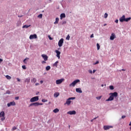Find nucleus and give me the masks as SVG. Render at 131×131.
Here are the masks:
<instances>
[{
	"instance_id": "473e14b6",
	"label": "nucleus",
	"mask_w": 131,
	"mask_h": 131,
	"mask_svg": "<svg viewBox=\"0 0 131 131\" xmlns=\"http://www.w3.org/2000/svg\"><path fill=\"white\" fill-rule=\"evenodd\" d=\"M38 18H42V14H40L39 15H38Z\"/></svg>"
},
{
	"instance_id": "09e8293b",
	"label": "nucleus",
	"mask_w": 131,
	"mask_h": 131,
	"mask_svg": "<svg viewBox=\"0 0 131 131\" xmlns=\"http://www.w3.org/2000/svg\"><path fill=\"white\" fill-rule=\"evenodd\" d=\"M31 106H34V103H31L30 104V107H31Z\"/></svg>"
},
{
	"instance_id": "69168bd1",
	"label": "nucleus",
	"mask_w": 131,
	"mask_h": 131,
	"mask_svg": "<svg viewBox=\"0 0 131 131\" xmlns=\"http://www.w3.org/2000/svg\"><path fill=\"white\" fill-rule=\"evenodd\" d=\"M17 26H19V25H18V24H17Z\"/></svg>"
},
{
	"instance_id": "de8ad7c7",
	"label": "nucleus",
	"mask_w": 131,
	"mask_h": 131,
	"mask_svg": "<svg viewBox=\"0 0 131 131\" xmlns=\"http://www.w3.org/2000/svg\"><path fill=\"white\" fill-rule=\"evenodd\" d=\"M115 22V23H118V19H116Z\"/></svg>"
},
{
	"instance_id": "680f3d73",
	"label": "nucleus",
	"mask_w": 131,
	"mask_h": 131,
	"mask_svg": "<svg viewBox=\"0 0 131 131\" xmlns=\"http://www.w3.org/2000/svg\"><path fill=\"white\" fill-rule=\"evenodd\" d=\"M106 25H107V24H104L103 25V26H106Z\"/></svg>"
},
{
	"instance_id": "79ce46f5",
	"label": "nucleus",
	"mask_w": 131,
	"mask_h": 131,
	"mask_svg": "<svg viewBox=\"0 0 131 131\" xmlns=\"http://www.w3.org/2000/svg\"><path fill=\"white\" fill-rule=\"evenodd\" d=\"M126 116L123 115V116H122V119H124V118H125Z\"/></svg>"
},
{
	"instance_id": "f3484780",
	"label": "nucleus",
	"mask_w": 131,
	"mask_h": 131,
	"mask_svg": "<svg viewBox=\"0 0 131 131\" xmlns=\"http://www.w3.org/2000/svg\"><path fill=\"white\" fill-rule=\"evenodd\" d=\"M66 17V15H65V13H61L60 14V20H62L63 18H65Z\"/></svg>"
},
{
	"instance_id": "72a5a7b5",
	"label": "nucleus",
	"mask_w": 131,
	"mask_h": 131,
	"mask_svg": "<svg viewBox=\"0 0 131 131\" xmlns=\"http://www.w3.org/2000/svg\"><path fill=\"white\" fill-rule=\"evenodd\" d=\"M101 98H102V96H98L96 97V99L97 100H101Z\"/></svg>"
},
{
	"instance_id": "f704fd0d",
	"label": "nucleus",
	"mask_w": 131,
	"mask_h": 131,
	"mask_svg": "<svg viewBox=\"0 0 131 131\" xmlns=\"http://www.w3.org/2000/svg\"><path fill=\"white\" fill-rule=\"evenodd\" d=\"M107 17H108V14L105 13L104 14V18H107Z\"/></svg>"
},
{
	"instance_id": "49530a36",
	"label": "nucleus",
	"mask_w": 131,
	"mask_h": 131,
	"mask_svg": "<svg viewBox=\"0 0 131 131\" xmlns=\"http://www.w3.org/2000/svg\"><path fill=\"white\" fill-rule=\"evenodd\" d=\"M15 100H19V97H16L15 98Z\"/></svg>"
},
{
	"instance_id": "2f4dec72",
	"label": "nucleus",
	"mask_w": 131,
	"mask_h": 131,
	"mask_svg": "<svg viewBox=\"0 0 131 131\" xmlns=\"http://www.w3.org/2000/svg\"><path fill=\"white\" fill-rule=\"evenodd\" d=\"M12 129V130H16V129H17V127L16 126H13Z\"/></svg>"
},
{
	"instance_id": "8fccbe9b",
	"label": "nucleus",
	"mask_w": 131,
	"mask_h": 131,
	"mask_svg": "<svg viewBox=\"0 0 131 131\" xmlns=\"http://www.w3.org/2000/svg\"><path fill=\"white\" fill-rule=\"evenodd\" d=\"M40 82L41 84H42V83H43V81L41 80V81H40Z\"/></svg>"
},
{
	"instance_id": "f257e3e1",
	"label": "nucleus",
	"mask_w": 131,
	"mask_h": 131,
	"mask_svg": "<svg viewBox=\"0 0 131 131\" xmlns=\"http://www.w3.org/2000/svg\"><path fill=\"white\" fill-rule=\"evenodd\" d=\"M109 95L110 96L107 99L105 100L106 102H109L110 101H113V100H114V97L115 98H116V97H118V93L117 92L111 93Z\"/></svg>"
},
{
	"instance_id": "bb28decb",
	"label": "nucleus",
	"mask_w": 131,
	"mask_h": 131,
	"mask_svg": "<svg viewBox=\"0 0 131 131\" xmlns=\"http://www.w3.org/2000/svg\"><path fill=\"white\" fill-rule=\"evenodd\" d=\"M28 27H30V25H24L23 26V28H28Z\"/></svg>"
},
{
	"instance_id": "c9c22d12",
	"label": "nucleus",
	"mask_w": 131,
	"mask_h": 131,
	"mask_svg": "<svg viewBox=\"0 0 131 131\" xmlns=\"http://www.w3.org/2000/svg\"><path fill=\"white\" fill-rule=\"evenodd\" d=\"M6 94H8V95H10V94H11V92L8 90V91H7L6 92Z\"/></svg>"
},
{
	"instance_id": "a18cd8bd",
	"label": "nucleus",
	"mask_w": 131,
	"mask_h": 131,
	"mask_svg": "<svg viewBox=\"0 0 131 131\" xmlns=\"http://www.w3.org/2000/svg\"><path fill=\"white\" fill-rule=\"evenodd\" d=\"M91 38H93V37H94V34H92L91 36H90Z\"/></svg>"
},
{
	"instance_id": "ea45409f",
	"label": "nucleus",
	"mask_w": 131,
	"mask_h": 131,
	"mask_svg": "<svg viewBox=\"0 0 131 131\" xmlns=\"http://www.w3.org/2000/svg\"><path fill=\"white\" fill-rule=\"evenodd\" d=\"M16 79H17V81H18V82L21 81V79H19V78H17Z\"/></svg>"
},
{
	"instance_id": "5fc2aeb1",
	"label": "nucleus",
	"mask_w": 131,
	"mask_h": 131,
	"mask_svg": "<svg viewBox=\"0 0 131 131\" xmlns=\"http://www.w3.org/2000/svg\"><path fill=\"white\" fill-rule=\"evenodd\" d=\"M98 117H95V118H94L93 119V120H96V118H98Z\"/></svg>"
},
{
	"instance_id": "dca6fc26",
	"label": "nucleus",
	"mask_w": 131,
	"mask_h": 131,
	"mask_svg": "<svg viewBox=\"0 0 131 131\" xmlns=\"http://www.w3.org/2000/svg\"><path fill=\"white\" fill-rule=\"evenodd\" d=\"M76 92L77 93H79L80 94H81V93H82V91L81 90V89H80V88H76Z\"/></svg>"
},
{
	"instance_id": "20e7f679",
	"label": "nucleus",
	"mask_w": 131,
	"mask_h": 131,
	"mask_svg": "<svg viewBox=\"0 0 131 131\" xmlns=\"http://www.w3.org/2000/svg\"><path fill=\"white\" fill-rule=\"evenodd\" d=\"M0 117H2L1 118L2 121H4L6 119V117H5V112L2 111L0 113Z\"/></svg>"
},
{
	"instance_id": "9d476101",
	"label": "nucleus",
	"mask_w": 131,
	"mask_h": 131,
	"mask_svg": "<svg viewBox=\"0 0 131 131\" xmlns=\"http://www.w3.org/2000/svg\"><path fill=\"white\" fill-rule=\"evenodd\" d=\"M30 39H34L37 38V35L36 34L31 35L29 37Z\"/></svg>"
},
{
	"instance_id": "e433bc0d",
	"label": "nucleus",
	"mask_w": 131,
	"mask_h": 131,
	"mask_svg": "<svg viewBox=\"0 0 131 131\" xmlns=\"http://www.w3.org/2000/svg\"><path fill=\"white\" fill-rule=\"evenodd\" d=\"M22 68H23V69H26V66H22Z\"/></svg>"
},
{
	"instance_id": "2eb2a0df",
	"label": "nucleus",
	"mask_w": 131,
	"mask_h": 131,
	"mask_svg": "<svg viewBox=\"0 0 131 131\" xmlns=\"http://www.w3.org/2000/svg\"><path fill=\"white\" fill-rule=\"evenodd\" d=\"M115 38V34L112 33L110 37V39H111V40H114Z\"/></svg>"
},
{
	"instance_id": "6ab92c4d",
	"label": "nucleus",
	"mask_w": 131,
	"mask_h": 131,
	"mask_svg": "<svg viewBox=\"0 0 131 131\" xmlns=\"http://www.w3.org/2000/svg\"><path fill=\"white\" fill-rule=\"evenodd\" d=\"M25 82H27V83H29L30 82V78L28 77L26 78L25 80Z\"/></svg>"
},
{
	"instance_id": "6e6d98bb",
	"label": "nucleus",
	"mask_w": 131,
	"mask_h": 131,
	"mask_svg": "<svg viewBox=\"0 0 131 131\" xmlns=\"http://www.w3.org/2000/svg\"><path fill=\"white\" fill-rule=\"evenodd\" d=\"M17 23H18V24H19V25H21V22L18 21Z\"/></svg>"
},
{
	"instance_id": "b1692460",
	"label": "nucleus",
	"mask_w": 131,
	"mask_h": 131,
	"mask_svg": "<svg viewBox=\"0 0 131 131\" xmlns=\"http://www.w3.org/2000/svg\"><path fill=\"white\" fill-rule=\"evenodd\" d=\"M58 22H59V18L57 17L56 18V20L54 22V24H58Z\"/></svg>"
},
{
	"instance_id": "4468645a",
	"label": "nucleus",
	"mask_w": 131,
	"mask_h": 131,
	"mask_svg": "<svg viewBox=\"0 0 131 131\" xmlns=\"http://www.w3.org/2000/svg\"><path fill=\"white\" fill-rule=\"evenodd\" d=\"M125 20V15H123L121 18L119 19L120 22H124Z\"/></svg>"
},
{
	"instance_id": "cd10ccee",
	"label": "nucleus",
	"mask_w": 131,
	"mask_h": 131,
	"mask_svg": "<svg viewBox=\"0 0 131 131\" xmlns=\"http://www.w3.org/2000/svg\"><path fill=\"white\" fill-rule=\"evenodd\" d=\"M110 90H111V91H113V90H114V86L113 85H110Z\"/></svg>"
},
{
	"instance_id": "ddd939ff",
	"label": "nucleus",
	"mask_w": 131,
	"mask_h": 131,
	"mask_svg": "<svg viewBox=\"0 0 131 131\" xmlns=\"http://www.w3.org/2000/svg\"><path fill=\"white\" fill-rule=\"evenodd\" d=\"M41 57L43 58L44 61H48V58H49L48 56L46 54H42Z\"/></svg>"
},
{
	"instance_id": "c03bdc74",
	"label": "nucleus",
	"mask_w": 131,
	"mask_h": 131,
	"mask_svg": "<svg viewBox=\"0 0 131 131\" xmlns=\"http://www.w3.org/2000/svg\"><path fill=\"white\" fill-rule=\"evenodd\" d=\"M89 73H91V74H92L93 73V71L92 70H89Z\"/></svg>"
},
{
	"instance_id": "a211bd4d",
	"label": "nucleus",
	"mask_w": 131,
	"mask_h": 131,
	"mask_svg": "<svg viewBox=\"0 0 131 131\" xmlns=\"http://www.w3.org/2000/svg\"><path fill=\"white\" fill-rule=\"evenodd\" d=\"M33 104H34V106H35V107L37 106H39V105H42V103H39L38 102H34L33 103Z\"/></svg>"
},
{
	"instance_id": "f03ea898",
	"label": "nucleus",
	"mask_w": 131,
	"mask_h": 131,
	"mask_svg": "<svg viewBox=\"0 0 131 131\" xmlns=\"http://www.w3.org/2000/svg\"><path fill=\"white\" fill-rule=\"evenodd\" d=\"M75 99V97H70L69 99L67 100L66 102L64 103V105H69L70 104H71V100H74Z\"/></svg>"
},
{
	"instance_id": "9b49d317",
	"label": "nucleus",
	"mask_w": 131,
	"mask_h": 131,
	"mask_svg": "<svg viewBox=\"0 0 131 131\" xmlns=\"http://www.w3.org/2000/svg\"><path fill=\"white\" fill-rule=\"evenodd\" d=\"M67 114H69L70 115H75V114H76V112L75 111H69L67 113Z\"/></svg>"
},
{
	"instance_id": "052dcab7",
	"label": "nucleus",
	"mask_w": 131,
	"mask_h": 131,
	"mask_svg": "<svg viewBox=\"0 0 131 131\" xmlns=\"http://www.w3.org/2000/svg\"><path fill=\"white\" fill-rule=\"evenodd\" d=\"M129 126H131V121H130V123L129 124Z\"/></svg>"
},
{
	"instance_id": "c85d7f7f",
	"label": "nucleus",
	"mask_w": 131,
	"mask_h": 131,
	"mask_svg": "<svg viewBox=\"0 0 131 131\" xmlns=\"http://www.w3.org/2000/svg\"><path fill=\"white\" fill-rule=\"evenodd\" d=\"M6 77L7 79H11L12 78V77H11V76H9V75H6Z\"/></svg>"
},
{
	"instance_id": "13d9d810",
	"label": "nucleus",
	"mask_w": 131,
	"mask_h": 131,
	"mask_svg": "<svg viewBox=\"0 0 131 131\" xmlns=\"http://www.w3.org/2000/svg\"><path fill=\"white\" fill-rule=\"evenodd\" d=\"M93 73H95V72H96V70H93Z\"/></svg>"
},
{
	"instance_id": "c756f323",
	"label": "nucleus",
	"mask_w": 131,
	"mask_h": 131,
	"mask_svg": "<svg viewBox=\"0 0 131 131\" xmlns=\"http://www.w3.org/2000/svg\"><path fill=\"white\" fill-rule=\"evenodd\" d=\"M97 50L98 51H99V50H100V45H99V43H97Z\"/></svg>"
},
{
	"instance_id": "0eeeda50",
	"label": "nucleus",
	"mask_w": 131,
	"mask_h": 131,
	"mask_svg": "<svg viewBox=\"0 0 131 131\" xmlns=\"http://www.w3.org/2000/svg\"><path fill=\"white\" fill-rule=\"evenodd\" d=\"M11 106H16V102L15 101L10 102L7 103L8 107H11Z\"/></svg>"
},
{
	"instance_id": "603ef678",
	"label": "nucleus",
	"mask_w": 131,
	"mask_h": 131,
	"mask_svg": "<svg viewBox=\"0 0 131 131\" xmlns=\"http://www.w3.org/2000/svg\"><path fill=\"white\" fill-rule=\"evenodd\" d=\"M35 85H39V83H35Z\"/></svg>"
},
{
	"instance_id": "bf43d9fd",
	"label": "nucleus",
	"mask_w": 131,
	"mask_h": 131,
	"mask_svg": "<svg viewBox=\"0 0 131 131\" xmlns=\"http://www.w3.org/2000/svg\"><path fill=\"white\" fill-rule=\"evenodd\" d=\"M42 102H46V101H45V99H42Z\"/></svg>"
},
{
	"instance_id": "f8f14e48",
	"label": "nucleus",
	"mask_w": 131,
	"mask_h": 131,
	"mask_svg": "<svg viewBox=\"0 0 131 131\" xmlns=\"http://www.w3.org/2000/svg\"><path fill=\"white\" fill-rule=\"evenodd\" d=\"M55 53L56 54V57L58 58V59H60V55H61V52L58 50H55Z\"/></svg>"
},
{
	"instance_id": "7ed1b4c3",
	"label": "nucleus",
	"mask_w": 131,
	"mask_h": 131,
	"mask_svg": "<svg viewBox=\"0 0 131 131\" xmlns=\"http://www.w3.org/2000/svg\"><path fill=\"white\" fill-rule=\"evenodd\" d=\"M78 82H80V80L79 79H76L74 81L70 84V86H75V85L76 84V83H78Z\"/></svg>"
},
{
	"instance_id": "6e6552de",
	"label": "nucleus",
	"mask_w": 131,
	"mask_h": 131,
	"mask_svg": "<svg viewBox=\"0 0 131 131\" xmlns=\"http://www.w3.org/2000/svg\"><path fill=\"white\" fill-rule=\"evenodd\" d=\"M113 126H109V125H105L103 126V128L104 130H108L110 128H113Z\"/></svg>"
},
{
	"instance_id": "5701e85b",
	"label": "nucleus",
	"mask_w": 131,
	"mask_h": 131,
	"mask_svg": "<svg viewBox=\"0 0 131 131\" xmlns=\"http://www.w3.org/2000/svg\"><path fill=\"white\" fill-rule=\"evenodd\" d=\"M54 113H58L59 112V109L58 108H55L53 110Z\"/></svg>"
},
{
	"instance_id": "4c0bfd02",
	"label": "nucleus",
	"mask_w": 131,
	"mask_h": 131,
	"mask_svg": "<svg viewBox=\"0 0 131 131\" xmlns=\"http://www.w3.org/2000/svg\"><path fill=\"white\" fill-rule=\"evenodd\" d=\"M66 23H67V22H66V21H63V22H62V25H64V24H66Z\"/></svg>"
},
{
	"instance_id": "37998d69",
	"label": "nucleus",
	"mask_w": 131,
	"mask_h": 131,
	"mask_svg": "<svg viewBox=\"0 0 131 131\" xmlns=\"http://www.w3.org/2000/svg\"><path fill=\"white\" fill-rule=\"evenodd\" d=\"M41 63H42V64H46V63H47L46 62V61H42V62H41Z\"/></svg>"
},
{
	"instance_id": "a878e982",
	"label": "nucleus",
	"mask_w": 131,
	"mask_h": 131,
	"mask_svg": "<svg viewBox=\"0 0 131 131\" xmlns=\"http://www.w3.org/2000/svg\"><path fill=\"white\" fill-rule=\"evenodd\" d=\"M131 19L130 17H128L127 18H125V22H128V21H129V20Z\"/></svg>"
},
{
	"instance_id": "3c124183",
	"label": "nucleus",
	"mask_w": 131,
	"mask_h": 131,
	"mask_svg": "<svg viewBox=\"0 0 131 131\" xmlns=\"http://www.w3.org/2000/svg\"><path fill=\"white\" fill-rule=\"evenodd\" d=\"M49 39H50V40H53V38L49 37Z\"/></svg>"
},
{
	"instance_id": "412c9836",
	"label": "nucleus",
	"mask_w": 131,
	"mask_h": 131,
	"mask_svg": "<svg viewBox=\"0 0 131 131\" xmlns=\"http://www.w3.org/2000/svg\"><path fill=\"white\" fill-rule=\"evenodd\" d=\"M59 63V61H57L53 64V67H58V63Z\"/></svg>"
},
{
	"instance_id": "4d7b16f0",
	"label": "nucleus",
	"mask_w": 131,
	"mask_h": 131,
	"mask_svg": "<svg viewBox=\"0 0 131 131\" xmlns=\"http://www.w3.org/2000/svg\"><path fill=\"white\" fill-rule=\"evenodd\" d=\"M93 121H94V119L91 120V122H93Z\"/></svg>"
},
{
	"instance_id": "864d4df0",
	"label": "nucleus",
	"mask_w": 131,
	"mask_h": 131,
	"mask_svg": "<svg viewBox=\"0 0 131 131\" xmlns=\"http://www.w3.org/2000/svg\"><path fill=\"white\" fill-rule=\"evenodd\" d=\"M0 62H3V59L0 58Z\"/></svg>"
},
{
	"instance_id": "7c9ffc66",
	"label": "nucleus",
	"mask_w": 131,
	"mask_h": 131,
	"mask_svg": "<svg viewBox=\"0 0 131 131\" xmlns=\"http://www.w3.org/2000/svg\"><path fill=\"white\" fill-rule=\"evenodd\" d=\"M66 39H67V40H69V39H70V36L69 35H68L67 37H66Z\"/></svg>"
},
{
	"instance_id": "58836bf2",
	"label": "nucleus",
	"mask_w": 131,
	"mask_h": 131,
	"mask_svg": "<svg viewBox=\"0 0 131 131\" xmlns=\"http://www.w3.org/2000/svg\"><path fill=\"white\" fill-rule=\"evenodd\" d=\"M27 59L29 60V58H25V59L24 60V62L25 63V61H26V60H27Z\"/></svg>"
},
{
	"instance_id": "aec40b11",
	"label": "nucleus",
	"mask_w": 131,
	"mask_h": 131,
	"mask_svg": "<svg viewBox=\"0 0 131 131\" xmlns=\"http://www.w3.org/2000/svg\"><path fill=\"white\" fill-rule=\"evenodd\" d=\"M59 95H60V93L56 92L54 93V97H55V98H58V97H59Z\"/></svg>"
},
{
	"instance_id": "0e129e2a",
	"label": "nucleus",
	"mask_w": 131,
	"mask_h": 131,
	"mask_svg": "<svg viewBox=\"0 0 131 131\" xmlns=\"http://www.w3.org/2000/svg\"><path fill=\"white\" fill-rule=\"evenodd\" d=\"M101 86L102 87L104 86V84H101Z\"/></svg>"
},
{
	"instance_id": "4be33fe9",
	"label": "nucleus",
	"mask_w": 131,
	"mask_h": 131,
	"mask_svg": "<svg viewBox=\"0 0 131 131\" xmlns=\"http://www.w3.org/2000/svg\"><path fill=\"white\" fill-rule=\"evenodd\" d=\"M31 82H33V83H35V82H36V78H33L31 79Z\"/></svg>"
},
{
	"instance_id": "1a4fd4ad",
	"label": "nucleus",
	"mask_w": 131,
	"mask_h": 131,
	"mask_svg": "<svg viewBox=\"0 0 131 131\" xmlns=\"http://www.w3.org/2000/svg\"><path fill=\"white\" fill-rule=\"evenodd\" d=\"M63 80H64V79H60L57 80L56 81V84H61V83L63 82Z\"/></svg>"
},
{
	"instance_id": "e2e57ef3",
	"label": "nucleus",
	"mask_w": 131,
	"mask_h": 131,
	"mask_svg": "<svg viewBox=\"0 0 131 131\" xmlns=\"http://www.w3.org/2000/svg\"><path fill=\"white\" fill-rule=\"evenodd\" d=\"M122 71H125V70H124V69H122Z\"/></svg>"
},
{
	"instance_id": "393cba45",
	"label": "nucleus",
	"mask_w": 131,
	"mask_h": 131,
	"mask_svg": "<svg viewBox=\"0 0 131 131\" xmlns=\"http://www.w3.org/2000/svg\"><path fill=\"white\" fill-rule=\"evenodd\" d=\"M46 69L47 71H49V70L51 69V67L50 66H48L47 67H46Z\"/></svg>"
},
{
	"instance_id": "39448f33",
	"label": "nucleus",
	"mask_w": 131,
	"mask_h": 131,
	"mask_svg": "<svg viewBox=\"0 0 131 131\" xmlns=\"http://www.w3.org/2000/svg\"><path fill=\"white\" fill-rule=\"evenodd\" d=\"M38 100H39L38 96H35L30 99V102L31 103H33V102H37Z\"/></svg>"
},
{
	"instance_id": "423d86ee",
	"label": "nucleus",
	"mask_w": 131,
	"mask_h": 131,
	"mask_svg": "<svg viewBox=\"0 0 131 131\" xmlns=\"http://www.w3.org/2000/svg\"><path fill=\"white\" fill-rule=\"evenodd\" d=\"M63 43H64V39L61 38L58 41V47L61 48V47L63 46Z\"/></svg>"
},
{
	"instance_id": "a19ab883",
	"label": "nucleus",
	"mask_w": 131,
	"mask_h": 131,
	"mask_svg": "<svg viewBox=\"0 0 131 131\" xmlns=\"http://www.w3.org/2000/svg\"><path fill=\"white\" fill-rule=\"evenodd\" d=\"M97 64H99V61H97L96 63H94V65H97Z\"/></svg>"
}]
</instances>
